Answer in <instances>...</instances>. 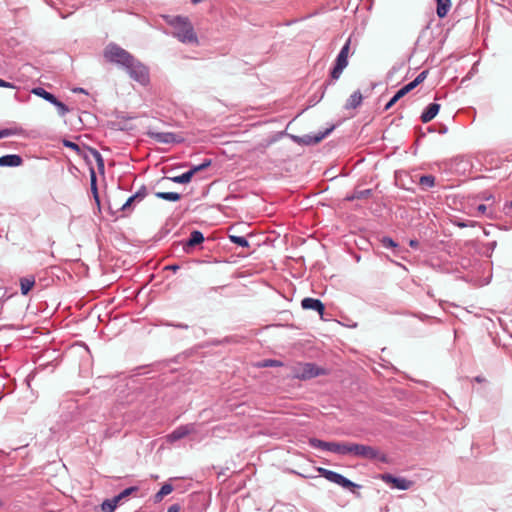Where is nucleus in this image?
<instances>
[{
  "label": "nucleus",
  "instance_id": "obj_7",
  "mask_svg": "<svg viewBox=\"0 0 512 512\" xmlns=\"http://www.w3.org/2000/svg\"><path fill=\"white\" fill-rule=\"evenodd\" d=\"M380 478L387 484H392L393 487L399 489V490H408L413 485V482L403 478V477H396L392 474L385 473L380 476Z\"/></svg>",
  "mask_w": 512,
  "mask_h": 512
},
{
  "label": "nucleus",
  "instance_id": "obj_35",
  "mask_svg": "<svg viewBox=\"0 0 512 512\" xmlns=\"http://www.w3.org/2000/svg\"><path fill=\"white\" fill-rule=\"evenodd\" d=\"M137 490H138V487L131 486V487L124 489L121 493H119L115 497H119V502H120L122 499L128 497L129 495H131L133 492H136Z\"/></svg>",
  "mask_w": 512,
  "mask_h": 512
},
{
  "label": "nucleus",
  "instance_id": "obj_23",
  "mask_svg": "<svg viewBox=\"0 0 512 512\" xmlns=\"http://www.w3.org/2000/svg\"><path fill=\"white\" fill-rule=\"evenodd\" d=\"M119 503V497H113L112 499H106L103 501L101 508L103 512H113Z\"/></svg>",
  "mask_w": 512,
  "mask_h": 512
},
{
  "label": "nucleus",
  "instance_id": "obj_25",
  "mask_svg": "<svg viewBox=\"0 0 512 512\" xmlns=\"http://www.w3.org/2000/svg\"><path fill=\"white\" fill-rule=\"evenodd\" d=\"M363 444L347 443L346 444V455L350 454L356 457L361 456Z\"/></svg>",
  "mask_w": 512,
  "mask_h": 512
},
{
  "label": "nucleus",
  "instance_id": "obj_12",
  "mask_svg": "<svg viewBox=\"0 0 512 512\" xmlns=\"http://www.w3.org/2000/svg\"><path fill=\"white\" fill-rule=\"evenodd\" d=\"M22 162V157L17 154H7L0 157V167H18Z\"/></svg>",
  "mask_w": 512,
  "mask_h": 512
},
{
  "label": "nucleus",
  "instance_id": "obj_32",
  "mask_svg": "<svg viewBox=\"0 0 512 512\" xmlns=\"http://www.w3.org/2000/svg\"><path fill=\"white\" fill-rule=\"evenodd\" d=\"M91 152H92V155H93V157L95 158V160L97 162L98 169L100 171H103L104 170V160L102 158V155L96 149H91Z\"/></svg>",
  "mask_w": 512,
  "mask_h": 512
},
{
  "label": "nucleus",
  "instance_id": "obj_40",
  "mask_svg": "<svg viewBox=\"0 0 512 512\" xmlns=\"http://www.w3.org/2000/svg\"><path fill=\"white\" fill-rule=\"evenodd\" d=\"M17 132L15 129L5 128L0 130V139L15 135Z\"/></svg>",
  "mask_w": 512,
  "mask_h": 512
},
{
  "label": "nucleus",
  "instance_id": "obj_33",
  "mask_svg": "<svg viewBox=\"0 0 512 512\" xmlns=\"http://www.w3.org/2000/svg\"><path fill=\"white\" fill-rule=\"evenodd\" d=\"M345 68H346L345 66L335 63V65L331 71V78L333 80H337Z\"/></svg>",
  "mask_w": 512,
  "mask_h": 512
},
{
  "label": "nucleus",
  "instance_id": "obj_50",
  "mask_svg": "<svg viewBox=\"0 0 512 512\" xmlns=\"http://www.w3.org/2000/svg\"><path fill=\"white\" fill-rule=\"evenodd\" d=\"M496 245H497V242H496V241H492V242H489V243L487 244V247H488V248H489V250L492 252V251L495 249Z\"/></svg>",
  "mask_w": 512,
  "mask_h": 512
},
{
  "label": "nucleus",
  "instance_id": "obj_34",
  "mask_svg": "<svg viewBox=\"0 0 512 512\" xmlns=\"http://www.w3.org/2000/svg\"><path fill=\"white\" fill-rule=\"evenodd\" d=\"M402 97H404L403 94H401V91L398 90L396 92V94L388 101V103L385 105L384 107V110L385 111H388L390 108H392V106L398 101L400 100Z\"/></svg>",
  "mask_w": 512,
  "mask_h": 512
},
{
  "label": "nucleus",
  "instance_id": "obj_27",
  "mask_svg": "<svg viewBox=\"0 0 512 512\" xmlns=\"http://www.w3.org/2000/svg\"><path fill=\"white\" fill-rule=\"evenodd\" d=\"M331 131H332V128L327 129L325 132L319 133L318 135H316L314 137L307 135V136H305V138H307V139L304 140V143L316 144V143L320 142L322 139H324Z\"/></svg>",
  "mask_w": 512,
  "mask_h": 512
},
{
  "label": "nucleus",
  "instance_id": "obj_16",
  "mask_svg": "<svg viewBox=\"0 0 512 512\" xmlns=\"http://www.w3.org/2000/svg\"><path fill=\"white\" fill-rule=\"evenodd\" d=\"M451 8V0H436V14L439 18L447 16Z\"/></svg>",
  "mask_w": 512,
  "mask_h": 512
},
{
  "label": "nucleus",
  "instance_id": "obj_59",
  "mask_svg": "<svg viewBox=\"0 0 512 512\" xmlns=\"http://www.w3.org/2000/svg\"><path fill=\"white\" fill-rule=\"evenodd\" d=\"M2 505V502L0 501V506Z\"/></svg>",
  "mask_w": 512,
  "mask_h": 512
},
{
  "label": "nucleus",
  "instance_id": "obj_31",
  "mask_svg": "<svg viewBox=\"0 0 512 512\" xmlns=\"http://www.w3.org/2000/svg\"><path fill=\"white\" fill-rule=\"evenodd\" d=\"M52 105H54L57 108L58 114L62 117L69 112V108L67 107V105L59 101L57 98L56 101L52 103Z\"/></svg>",
  "mask_w": 512,
  "mask_h": 512
},
{
  "label": "nucleus",
  "instance_id": "obj_21",
  "mask_svg": "<svg viewBox=\"0 0 512 512\" xmlns=\"http://www.w3.org/2000/svg\"><path fill=\"white\" fill-rule=\"evenodd\" d=\"M155 196L159 199L177 202L181 199V195L177 192H156Z\"/></svg>",
  "mask_w": 512,
  "mask_h": 512
},
{
  "label": "nucleus",
  "instance_id": "obj_3",
  "mask_svg": "<svg viewBox=\"0 0 512 512\" xmlns=\"http://www.w3.org/2000/svg\"><path fill=\"white\" fill-rule=\"evenodd\" d=\"M125 69L129 76L140 84L145 85L149 82L148 68L135 57L132 58L131 63L126 65Z\"/></svg>",
  "mask_w": 512,
  "mask_h": 512
},
{
  "label": "nucleus",
  "instance_id": "obj_26",
  "mask_svg": "<svg viewBox=\"0 0 512 512\" xmlns=\"http://www.w3.org/2000/svg\"><path fill=\"white\" fill-rule=\"evenodd\" d=\"M165 179L170 180L173 183H177V184H187L191 181V175L188 174V172L186 171L185 173H183L181 175L166 177Z\"/></svg>",
  "mask_w": 512,
  "mask_h": 512
},
{
  "label": "nucleus",
  "instance_id": "obj_2",
  "mask_svg": "<svg viewBox=\"0 0 512 512\" xmlns=\"http://www.w3.org/2000/svg\"><path fill=\"white\" fill-rule=\"evenodd\" d=\"M104 57L107 61L125 68L127 64L131 63L134 56L119 45L110 43L104 50Z\"/></svg>",
  "mask_w": 512,
  "mask_h": 512
},
{
  "label": "nucleus",
  "instance_id": "obj_5",
  "mask_svg": "<svg viewBox=\"0 0 512 512\" xmlns=\"http://www.w3.org/2000/svg\"><path fill=\"white\" fill-rule=\"evenodd\" d=\"M324 374V370L314 363H304L296 371L295 376L301 380H308Z\"/></svg>",
  "mask_w": 512,
  "mask_h": 512
},
{
  "label": "nucleus",
  "instance_id": "obj_58",
  "mask_svg": "<svg viewBox=\"0 0 512 512\" xmlns=\"http://www.w3.org/2000/svg\"><path fill=\"white\" fill-rule=\"evenodd\" d=\"M446 131H447L446 127L444 129H441V132H446Z\"/></svg>",
  "mask_w": 512,
  "mask_h": 512
},
{
  "label": "nucleus",
  "instance_id": "obj_46",
  "mask_svg": "<svg viewBox=\"0 0 512 512\" xmlns=\"http://www.w3.org/2000/svg\"><path fill=\"white\" fill-rule=\"evenodd\" d=\"M180 509L181 507L179 504H173L168 508L167 512H180Z\"/></svg>",
  "mask_w": 512,
  "mask_h": 512
},
{
  "label": "nucleus",
  "instance_id": "obj_24",
  "mask_svg": "<svg viewBox=\"0 0 512 512\" xmlns=\"http://www.w3.org/2000/svg\"><path fill=\"white\" fill-rule=\"evenodd\" d=\"M419 185L423 190L432 188L435 185V177L432 175H422L419 179Z\"/></svg>",
  "mask_w": 512,
  "mask_h": 512
},
{
  "label": "nucleus",
  "instance_id": "obj_13",
  "mask_svg": "<svg viewBox=\"0 0 512 512\" xmlns=\"http://www.w3.org/2000/svg\"><path fill=\"white\" fill-rule=\"evenodd\" d=\"M439 110H440V104H438V103L429 104L420 116L421 121L423 123L430 122L432 119H434L436 117Z\"/></svg>",
  "mask_w": 512,
  "mask_h": 512
},
{
  "label": "nucleus",
  "instance_id": "obj_36",
  "mask_svg": "<svg viewBox=\"0 0 512 512\" xmlns=\"http://www.w3.org/2000/svg\"><path fill=\"white\" fill-rule=\"evenodd\" d=\"M372 194V189H364V190H357L354 192V197L357 199H365L370 197Z\"/></svg>",
  "mask_w": 512,
  "mask_h": 512
},
{
  "label": "nucleus",
  "instance_id": "obj_44",
  "mask_svg": "<svg viewBox=\"0 0 512 512\" xmlns=\"http://www.w3.org/2000/svg\"><path fill=\"white\" fill-rule=\"evenodd\" d=\"M212 164L211 159H205L201 164L197 165L199 170L202 171L206 168H208Z\"/></svg>",
  "mask_w": 512,
  "mask_h": 512
},
{
  "label": "nucleus",
  "instance_id": "obj_54",
  "mask_svg": "<svg viewBox=\"0 0 512 512\" xmlns=\"http://www.w3.org/2000/svg\"><path fill=\"white\" fill-rule=\"evenodd\" d=\"M74 92L85 93V90L83 88H77L74 89Z\"/></svg>",
  "mask_w": 512,
  "mask_h": 512
},
{
  "label": "nucleus",
  "instance_id": "obj_48",
  "mask_svg": "<svg viewBox=\"0 0 512 512\" xmlns=\"http://www.w3.org/2000/svg\"><path fill=\"white\" fill-rule=\"evenodd\" d=\"M166 325L167 326H173V327H176V328H179V329H188V325L184 324V323H178V324L167 323Z\"/></svg>",
  "mask_w": 512,
  "mask_h": 512
},
{
  "label": "nucleus",
  "instance_id": "obj_57",
  "mask_svg": "<svg viewBox=\"0 0 512 512\" xmlns=\"http://www.w3.org/2000/svg\"><path fill=\"white\" fill-rule=\"evenodd\" d=\"M446 131H447L446 127L444 129H441V132H446Z\"/></svg>",
  "mask_w": 512,
  "mask_h": 512
},
{
  "label": "nucleus",
  "instance_id": "obj_52",
  "mask_svg": "<svg viewBox=\"0 0 512 512\" xmlns=\"http://www.w3.org/2000/svg\"><path fill=\"white\" fill-rule=\"evenodd\" d=\"M417 245H418V242L416 240H411L410 241V246L411 247H417Z\"/></svg>",
  "mask_w": 512,
  "mask_h": 512
},
{
  "label": "nucleus",
  "instance_id": "obj_6",
  "mask_svg": "<svg viewBox=\"0 0 512 512\" xmlns=\"http://www.w3.org/2000/svg\"><path fill=\"white\" fill-rule=\"evenodd\" d=\"M146 134L157 143L172 144L180 143L182 141L181 139H178L177 135L173 132H156L148 130Z\"/></svg>",
  "mask_w": 512,
  "mask_h": 512
},
{
  "label": "nucleus",
  "instance_id": "obj_38",
  "mask_svg": "<svg viewBox=\"0 0 512 512\" xmlns=\"http://www.w3.org/2000/svg\"><path fill=\"white\" fill-rule=\"evenodd\" d=\"M418 85L415 84V81H411L410 83L406 84L405 86H403L401 89H399L401 91V94H403L404 96L409 93L410 91H412L414 88H416Z\"/></svg>",
  "mask_w": 512,
  "mask_h": 512
},
{
  "label": "nucleus",
  "instance_id": "obj_19",
  "mask_svg": "<svg viewBox=\"0 0 512 512\" xmlns=\"http://www.w3.org/2000/svg\"><path fill=\"white\" fill-rule=\"evenodd\" d=\"M346 444L347 443L328 442L327 451L339 455H346Z\"/></svg>",
  "mask_w": 512,
  "mask_h": 512
},
{
  "label": "nucleus",
  "instance_id": "obj_47",
  "mask_svg": "<svg viewBox=\"0 0 512 512\" xmlns=\"http://www.w3.org/2000/svg\"><path fill=\"white\" fill-rule=\"evenodd\" d=\"M199 171H200V170H199L198 166H197V165H193V166L190 168V170H188L187 172H188V174H190V175H191V178H192V177H193L197 172H199Z\"/></svg>",
  "mask_w": 512,
  "mask_h": 512
},
{
  "label": "nucleus",
  "instance_id": "obj_9",
  "mask_svg": "<svg viewBox=\"0 0 512 512\" xmlns=\"http://www.w3.org/2000/svg\"><path fill=\"white\" fill-rule=\"evenodd\" d=\"M194 430V424L181 425L177 427L175 430H173L169 435H167V441L170 443L178 441L186 437L190 433L194 432Z\"/></svg>",
  "mask_w": 512,
  "mask_h": 512
},
{
  "label": "nucleus",
  "instance_id": "obj_11",
  "mask_svg": "<svg viewBox=\"0 0 512 512\" xmlns=\"http://www.w3.org/2000/svg\"><path fill=\"white\" fill-rule=\"evenodd\" d=\"M301 306L306 310H314L318 312L319 315H323L325 311L324 304L316 298L306 297L301 301Z\"/></svg>",
  "mask_w": 512,
  "mask_h": 512
},
{
  "label": "nucleus",
  "instance_id": "obj_56",
  "mask_svg": "<svg viewBox=\"0 0 512 512\" xmlns=\"http://www.w3.org/2000/svg\"><path fill=\"white\" fill-rule=\"evenodd\" d=\"M476 381L480 382L481 381V378L480 377H476L475 378Z\"/></svg>",
  "mask_w": 512,
  "mask_h": 512
},
{
  "label": "nucleus",
  "instance_id": "obj_30",
  "mask_svg": "<svg viewBox=\"0 0 512 512\" xmlns=\"http://www.w3.org/2000/svg\"><path fill=\"white\" fill-rule=\"evenodd\" d=\"M90 178H91V190L93 192L94 198L97 202H99L97 184H96V174L93 168L90 170Z\"/></svg>",
  "mask_w": 512,
  "mask_h": 512
},
{
  "label": "nucleus",
  "instance_id": "obj_49",
  "mask_svg": "<svg viewBox=\"0 0 512 512\" xmlns=\"http://www.w3.org/2000/svg\"><path fill=\"white\" fill-rule=\"evenodd\" d=\"M504 210H505L506 213H511L512 212V200L505 204Z\"/></svg>",
  "mask_w": 512,
  "mask_h": 512
},
{
  "label": "nucleus",
  "instance_id": "obj_4",
  "mask_svg": "<svg viewBox=\"0 0 512 512\" xmlns=\"http://www.w3.org/2000/svg\"><path fill=\"white\" fill-rule=\"evenodd\" d=\"M318 472L320 473L321 476H323L328 481L335 483L343 488L349 489L352 487H359L357 484H355L354 482L350 481L348 478L344 477L343 475H341L335 471L328 470L326 468H319Z\"/></svg>",
  "mask_w": 512,
  "mask_h": 512
},
{
  "label": "nucleus",
  "instance_id": "obj_22",
  "mask_svg": "<svg viewBox=\"0 0 512 512\" xmlns=\"http://www.w3.org/2000/svg\"><path fill=\"white\" fill-rule=\"evenodd\" d=\"M173 491V486L169 483H165L160 490L154 495V502H160L164 496L170 494Z\"/></svg>",
  "mask_w": 512,
  "mask_h": 512
},
{
  "label": "nucleus",
  "instance_id": "obj_53",
  "mask_svg": "<svg viewBox=\"0 0 512 512\" xmlns=\"http://www.w3.org/2000/svg\"><path fill=\"white\" fill-rule=\"evenodd\" d=\"M348 201H352V200H355L357 199L356 197H354V193L351 195V196H347L346 198Z\"/></svg>",
  "mask_w": 512,
  "mask_h": 512
},
{
  "label": "nucleus",
  "instance_id": "obj_10",
  "mask_svg": "<svg viewBox=\"0 0 512 512\" xmlns=\"http://www.w3.org/2000/svg\"><path fill=\"white\" fill-rule=\"evenodd\" d=\"M147 196V188L143 185L139 188V190L131 195L126 202L122 205V211H131L132 205L135 202H141Z\"/></svg>",
  "mask_w": 512,
  "mask_h": 512
},
{
  "label": "nucleus",
  "instance_id": "obj_28",
  "mask_svg": "<svg viewBox=\"0 0 512 512\" xmlns=\"http://www.w3.org/2000/svg\"><path fill=\"white\" fill-rule=\"evenodd\" d=\"M309 444L311 447L315 448V449H320V450H323V451H327V446H328V442L327 441H323V440H320V439H317V438H311L309 440Z\"/></svg>",
  "mask_w": 512,
  "mask_h": 512
},
{
  "label": "nucleus",
  "instance_id": "obj_17",
  "mask_svg": "<svg viewBox=\"0 0 512 512\" xmlns=\"http://www.w3.org/2000/svg\"><path fill=\"white\" fill-rule=\"evenodd\" d=\"M35 285L34 276L23 277L20 279V289L22 295H27Z\"/></svg>",
  "mask_w": 512,
  "mask_h": 512
},
{
  "label": "nucleus",
  "instance_id": "obj_43",
  "mask_svg": "<svg viewBox=\"0 0 512 512\" xmlns=\"http://www.w3.org/2000/svg\"><path fill=\"white\" fill-rule=\"evenodd\" d=\"M281 363L277 360H265L263 363V367H273V366H279Z\"/></svg>",
  "mask_w": 512,
  "mask_h": 512
},
{
  "label": "nucleus",
  "instance_id": "obj_51",
  "mask_svg": "<svg viewBox=\"0 0 512 512\" xmlns=\"http://www.w3.org/2000/svg\"><path fill=\"white\" fill-rule=\"evenodd\" d=\"M166 268L169 270H172V271H177L179 269V266L178 265H169Z\"/></svg>",
  "mask_w": 512,
  "mask_h": 512
},
{
  "label": "nucleus",
  "instance_id": "obj_20",
  "mask_svg": "<svg viewBox=\"0 0 512 512\" xmlns=\"http://www.w3.org/2000/svg\"><path fill=\"white\" fill-rule=\"evenodd\" d=\"M32 93L45 99L47 102L49 103H54V101H56V97L55 95H53L52 93L46 91L44 88L42 87H36L32 90Z\"/></svg>",
  "mask_w": 512,
  "mask_h": 512
},
{
  "label": "nucleus",
  "instance_id": "obj_29",
  "mask_svg": "<svg viewBox=\"0 0 512 512\" xmlns=\"http://www.w3.org/2000/svg\"><path fill=\"white\" fill-rule=\"evenodd\" d=\"M229 239L232 243L238 245V246H241V247H244V248H247L249 247V242L248 240L243 237V236H237V235H229Z\"/></svg>",
  "mask_w": 512,
  "mask_h": 512
},
{
  "label": "nucleus",
  "instance_id": "obj_18",
  "mask_svg": "<svg viewBox=\"0 0 512 512\" xmlns=\"http://www.w3.org/2000/svg\"><path fill=\"white\" fill-rule=\"evenodd\" d=\"M204 241V235L201 231L194 230L191 232L189 239L187 240L185 246L194 247L198 244H201Z\"/></svg>",
  "mask_w": 512,
  "mask_h": 512
},
{
  "label": "nucleus",
  "instance_id": "obj_39",
  "mask_svg": "<svg viewBox=\"0 0 512 512\" xmlns=\"http://www.w3.org/2000/svg\"><path fill=\"white\" fill-rule=\"evenodd\" d=\"M478 214H481V215H486L487 217L489 218H492V213L491 212H487L488 210V207L484 204H479L476 208Z\"/></svg>",
  "mask_w": 512,
  "mask_h": 512
},
{
  "label": "nucleus",
  "instance_id": "obj_8",
  "mask_svg": "<svg viewBox=\"0 0 512 512\" xmlns=\"http://www.w3.org/2000/svg\"><path fill=\"white\" fill-rule=\"evenodd\" d=\"M360 458L368 459V460H378L382 463H388V457L385 453L381 452L379 449L364 445L362 447Z\"/></svg>",
  "mask_w": 512,
  "mask_h": 512
},
{
  "label": "nucleus",
  "instance_id": "obj_45",
  "mask_svg": "<svg viewBox=\"0 0 512 512\" xmlns=\"http://www.w3.org/2000/svg\"><path fill=\"white\" fill-rule=\"evenodd\" d=\"M0 87H3V88H15V85L11 82H7L3 79L0 78Z\"/></svg>",
  "mask_w": 512,
  "mask_h": 512
},
{
  "label": "nucleus",
  "instance_id": "obj_41",
  "mask_svg": "<svg viewBox=\"0 0 512 512\" xmlns=\"http://www.w3.org/2000/svg\"><path fill=\"white\" fill-rule=\"evenodd\" d=\"M63 145L65 147H67V148H70V149L74 150V151H77V152L80 151L79 145L77 143H75V142L70 141V140H64L63 141Z\"/></svg>",
  "mask_w": 512,
  "mask_h": 512
},
{
  "label": "nucleus",
  "instance_id": "obj_42",
  "mask_svg": "<svg viewBox=\"0 0 512 512\" xmlns=\"http://www.w3.org/2000/svg\"><path fill=\"white\" fill-rule=\"evenodd\" d=\"M427 74H428V71L427 70H424L422 71L421 73H419L416 78L414 79L415 81V84L419 85L420 83H422L426 77H427Z\"/></svg>",
  "mask_w": 512,
  "mask_h": 512
},
{
  "label": "nucleus",
  "instance_id": "obj_55",
  "mask_svg": "<svg viewBox=\"0 0 512 512\" xmlns=\"http://www.w3.org/2000/svg\"><path fill=\"white\" fill-rule=\"evenodd\" d=\"M458 226L460 227H466L467 225L465 223H458Z\"/></svg>",
  "mask_w": 512,
  "mask_h": 512
},
{
  "label": "nucleus",
  "instance_id": "obj_15",
  "mask_svg": "<svg viewBox=\"0 0 512 512\" xmlns=\"http://www.w3.org/2000/svg\"><path fill=\"white\" fill-rule=\"evenodd\" d=\"M349 48H350V39H348L346 41V43L342 46L340 52L338 53V55L336 57L335 63L347 67Z\"/></svg>",
  "mask_w": 512,
  "mask_h": 512
},
{
  "label": "nucleus",
  "instance_id": "obj_37",
  "mask_svg": "<svg viewBox=\"0 0 512 512\" xmlns=\"http://www.w3.org/2000/svg\"><path fill=\"white\" fill-rule=\"evenodd\" d=\"M382 246L385 248L397 247V243L390 237H383L381 240Z\"/></svg>",
  "mask_w": 512,
  "mask_h": 512
},
{
  "label": "nucleus",
  "instance_id": "obj_14",
  "mask_svg": "<svg viewBox=\"0 0 512 512\" xmlns=\"http://www.w3.org/2000/svg\"><path fill=\"white\" fill-rule=\"evenodd\" d=\"M362 101H363V96H362L361 92L359 90H357L350 95V97L348 98L344 107L347 110L356 109L362 104Z\"/></svg>",
  "mask_w": 512,
  "mask_h": 512
},
{
  "label": "nucleus",
  "instance_id": "obj_1",
  "mask_svg": "<svg viewBox=\"0 0 512 512\" xmlns=\"http://www.w3.org/2000/svg\"><path fill=\"white\" fill-rule=\"evenodd\" d=\"M173 28L172 36L184 44H198V37L187 17L175 16L169 21Z\"/></svg>",
  "mask_w": 512,
  "mask_h": 512
}]
</instances>
